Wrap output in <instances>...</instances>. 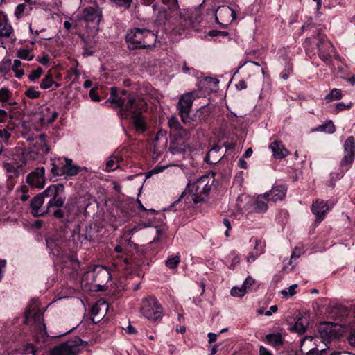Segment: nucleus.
<instances>
[{
	"label": "nucleus",
	"mask_w": 355,
	"mask_h": 355,
	"mask_svg": "<svg viewBox=\"0 0 355 355\" xmlns=\"http://www.w3.org/2000/svg\"><path fill=\"white\" fill-rule=\"evenodd\" d=\"M104 105L112 108H120L119 114L121 119L131 117L137 130H146V121L143 112L147 110V103L143 98L125 89L119 90L116 87H111L110 96L105 101Z\"/></svg>",
	"instance_id": "f257e3e1"
},
{
	"label": "nucleus",
	"mask_w": 355,
	"mask_h": 355,
	"mask_svg": "<svg viewBox=\"0 0 355 355\" xmlns=\"http://www.w3.org/2000/svg\"><path fill=\"white\" fill-rule=\"evenodd\" d=\"M214 184V177L203 175L198 178L192 185L191 193H182L179 198L174 201L168 209L176 211L178 209H184L180 205L182 200L185 203H189L192 200L193 203L204 202L209 194Z\"/></svg>",
	"instance_id": "f03ea898"
},
{
	"label": "nucleus",
	"mask_w": 355,
	"mask_h": 355,
	"mask_svg": "<svg viewBox=\"0 0 355 355\" xmlns=\"http://www.w3.org/2000/svg\"><path fill=\"white\" fill-rule=\"evenodd\" d=\"M157 34L146 28H135L128 31L125 36L128 48L130 50L137 49H150L157 42Z\"/></svg>",
	"instance_id": "7ed1b4c3"
},
{
	"label": "nucleus",
	"mask_w": 355,
	"mask_h": 355,
	"mask_svg": "<svg viewBox=\"0 0 355 355\" xmlns=\"http://www.w3.org/2000/svg\"><path fill=\"white\" fill-rule=\"evenodd\" d=\"M198 97V92L193 91L183 94L179 98V101L176 104V109L181 118L182 122L184 125L191 124L193 121L190 116V113L191 112L193 101Z\"/></svg>",
	"instance_id": "20e7f679"
},
{
	"label": "nucleus",
	"mask_w": 355,
	"mask_h": 355,
	"mask_svg": "<svg viewBox=\"0 0 355 355\" xmlns=\"http://www.w3.org/2000/svg\"><path fill=\"white\" fill-rule=\"evenodd\" d=\"M140 309L142 315L149 320L157 321L162 318L163 308L154 297L143 299Z\"/></svg>",
	"instance_id": "39448f33"
},
{
	"label": "nucleus",
	"mask_w": 355,
	"mask_h": 355,
	"mask_svg": "<svg viewBox=\"0 0 355 355\" xmlns=\"http://www.w3.org/2000/svg\"><path fill=\"white\" fill-rule=\"evenodd\" d=\"M64 189L63 184H58L51 185L44 191L46 197L51 198L47 203L46 212H51L53 209L60 208L64 205L66 200L63 193Z\"/></svg>",
	"instance_id": "423d86ee"
},
{
	"label": "nucleus",
	"mask_w": 355,
	"mask_h": 355,
	"mask_svg": "<svg viewBox=\"0 0 355 355\" xmlns=\"http://www.w3.org/2000/svg\"><path fill=\"white\" fill-rule=\"evenodd\" d=\"M86 344L78 336L71 338L51 351L50 355H78Z\"/></svg>",
	"instance_id": "0eeeda50"
},
{
	"label": "nucleus",
	"mask_w": 355,
	"mask_h": 355,
	"mask_svg": "<svg viewBox=\"0 0 355 355\" xmlns=\"http://www.w3.org/2000/svg\"><path fill=\"white\" fill-rule=\"evenodd\" d=\"M318 333L322 342L326 343L333 339H338L343 334V327L336 323L324 322L319 325Z\"/></svg>",
	"instance_id": "6e6552de"
},
{
	"label": "nucleus",
	"mask_w": 355,
	"mask_h": 355,
	"mask_svg": "<svg viewBox=\"0 0 355 355\" xmlns=\"http://www.w3.org/2000/svg\"><path fill=\"white\" fill-rule=\"evenodd\" d=\"M344 157L340 161L342 173L347 171L351 166L355 158V139L353 136L347 138L344 144Z\"/></svg>",
	"instance_id": "1a4fd4ad"
},
{
	"label": "nucleus",
	"mask_w": 355,
	"mask_h": 355,
	"mask_svg": "<svg viewBox=\"0 0 355 355\" xmlns=\"http://www.w3.org/2000/svg\"><path fill=\"white\" fill-rule=\"evenodd\" d=\"M237 17L236 11L226 6H219L216 10V21L222 27H224Z\"/></svg>",
	"instance_id": "9d476101"
},
{
	"label": "nucleus",
	"mask_w": 355,
	"mask_h": 355,
	"mask_svg": "<svg viewBox=\"0 0 355 355\" xmlns=\"http://www.w3.org/2000/svg\"><path fill=\"white\" fill-rule=\"evenodd\" d=\"M26 182L32 187L43 189L45 186V168L37 167L31 172L26 178Z\"/></svg>",
	"instance_id": "9b49d317"
},
{
	"label": "nucleus",
	"mask_w": 355,
	"mask_h": 355,
	"mask_svg": "<svg viewBox=\"0 0 355 355\" xmlns=\"http://www.w3.org/2000/svg\"><path fill=\"white\" fill-rule=\"evenodd\" d=\"M91 275L94 282L98 286L107 283L111 279V275L107 268L96 265L93 267L92 270L88 272Z\"/></svg>",
	"instance_id": "f8f14e48"
},
{
	"label": "nucleus",
	"mask_w": 355,
	"mask_h": 355,
	"mask_svg": "<svg viewBox=\"0 0 355 355\" xmlns=\"http://www.w3.org/2000/svg\"><path fill=\"white\" fill-rule=\"evenodd\" d=\"M30 320H33L37 327L40 331H45L46 326L44 324L42 313L35 308L28 307L25 311V322L28 323Z\"/></svg>",
	"instance_id": "ddd939ff"
},
{
	"label": "nucleus",
	"mask_w": 355,
	"mask_h": 355,
	"mask_svg": "<svg viewBox=\"0 0 355 355\" xmlns=\"http://www.w3.org/2000/svg\"><path fill=\"white\" fill-rule=\"evenodd\" d=\"M317 46L320 59L327 63L329 61L331 54L334 49V46L331 42L324 37H322L319 39Z\"/></svg>",
	"instance_id": "4468645a"
},
{
	"label": "nucleus",
	"mask_w": 355,
	"mask_h": 355,
	"mask_svg": "<svg viewBox=\"0 0 355 355\" xmlns=\"http://www.w3.org/2000/svg\"><path fill=\"white\" fill-rule=\"evenodd\" d=\"M108 310V304L103 300L98 301L91 309L92 320L94 323H98L104 318Z\"/></svg>",
	"instance_id": "2eb2a0df"
},
{
	"label": "nucleus",
	"mask_w": 355,
	"mask_h": 355,
	"mask_svg": "<svg viewBox=\"0 0 355 355\" xmlns=\"http://www.w3.org/2000/svg\"><path fill=\"white\" fill-rule=\"evenodd\" d=\"M58 164L62 165L63 175L74 176L80 171V167L77 165L73 164L71 159L66 157L58 158Z\"/></svg>",
	"instance_id": "dca6fc26"
},
{
	"label": "nucleus",
	"mask_w": 355,
	"mask_h": 355,
	"mask_svg": "<svg viewBox=\"0 0 355 355\" xmlns=\"http://www.w3.org/2000/svg\"><path fill=\"white\" fill-rule=\"evenodd\" d=\"M58 116V114L54 109L44 106L41 108L38 114V121L42 125H48L53 123L57 119Z\"/></svg>",
	"instance_id": "f3484780"
},
{
	"label": "nucleus",
	"mask_w": 355,
	"mask_h": 355,
	"mask_svg": "<svg viewBox=\"0 0 355 355\" xmlns=\"http://www.w3.org/2000/svg\"><path fill=\"white\" fill-rule=\"evenodd\" d=\"M286 188L284 185L274 186L269 191L264 193L268 201L277 202L282 200L286 196Z\"/></svg>",
	"instance_id": "a211bd4d"
},
{
	"label": "nucleus",
	"mask_w": 355,
	"mask_h": 355,
	"mask_svg": "<svg viewBox=\"0 0 355 355\" xmlns=\"http://www.w3.org/2000/svg\"><path fill=\"white\" fill-rule=\"evenodd\" d=\"M101 17L102 11L98 6L87 7L83 10V19L87 21H96L98 24Z\"/></svg>",
	"instance_id": "6ab92c4d"
},
{
	"label": "nucleus",
	"mask_w": 355,
	"mask_h": 355,
	"mask_svg": "<svg viewBox=\"0 0 355 355\" xmlns=\"http://www.w3.org/2000/svg\"><path fill=\"white\" fill-rule=\"evenodd\" d=\"M312 212L316 216V221L320 223L323 218L324 216L329 209L326 202L323 200H317L312 204Z\"/></svg>",
	"instance_id": "aec40b11"
},
{
	"label": "nucleus",
	"mask_w": 355,
	"mask_h": 355,
	"mask_svg": "<svg viewBox=\"0 0 355 355\" xmlns=\"http://www.w3.org/2000/svg\"><path fill=\"white\" fill-rule=\"evenodd\" d=\"M46 245L53 255H59L62 250V239L58 234H53L46 239Z\"/></svg>",
	"instance_id": "412c9836"
},
{
	"label": "nucleus",
	"mask_w": 355,
	"mask_h": 355,
	"mask_svg": "<svg viewBox=\"0 0 355 355\" xmlns=\"http://www.w3.org/2000/svg\"><path fill=\"white\" fill-rule=\"evenodd\" d=\"M46 196L44 194V191L36 196H35L31 202V207L32 209V214L35 216H42L44 214L45 211L42 209V205L44 203V200Z\"/></svg>",
	"instance_id": "4be33fe9"
},
{
	"label": "nucleus",
	"mask_w": 355,
	"mask_h": 355,
	"mask_svg": "<svg viewBox=\"0 0 355 355\" xmlns=\"http://www.w3.org/2000/svg\"><path fill=\"white\" fill-rule=\"evenodd\" d=\"M270 148L273 153L275 159H283L288 155V150L284 147V144L280 141H275L272 142L270 145Z\"/></svg>",
	"instance_id": "5701e85b"
},
{
	"label": "nucleus",
	"mask_w": 355,
	"mask_h": 355,
	"mask_svg": "<svg viewBox=\"0 0 355 355\" xmlns=\"http://www.w3.org/2000/svg\"><path fill=\"white\" fill-rule=\"evenodd\" d=\"M221 147L220 146H214L207 153L205 158V162L209 164H215L218 163L223 156L221 153H219Z\"/></svg>",
	"instance_id": "b1692460"
},
{
	"label": "nucleus",
	"mask_w": 355,
	"mask_h": 355,
	"mask_svg": "<svg viewBox=\"0 0 355 355\" xmlns=\"http://www.w3.org/2000/svg\"><path fill=\"white\" fill-rule=\"evenodd\" d=\"M12 31V27L8 23L7 16L0 12V37H8Z\"/></svg>",
	"instance_id": "393cba45"
},
{
	"label": "nucleus",
	"mask_w": 355,
	"mask_h": 355,
	"mask_svg": "<svg viewBox=\"0 0 355 355\" xmlns=\"http://www.w3.org/2000/svg\"><path fill=\"white\" fill-rule=\"evenodd\" d=\"M268 198L265 194L259 195L254 202L253 207L254 209L257 213H264L268 209Z\"/></svg>",
	"instance_id": "a878e982"
},
{
	"label": "nucleus",
	"mask_w": 355,
	"mask_h": 355,
	"mask_svg": "<svg viewBox=\"0 0 355 355\" xmlns=\"http://www.w3.org/2000/svg\"><path fill=\"white\" fill-rule=\"evenodd\" d=\"M320 343V338L314 336H305L301 339L300 341V347L301 352L304 353L305 352L310 349L311 347H314L315 346H318V343Z\"/></svg>",
	"instance_id": "bb28decb"
},
{
	"label": "nucleus",
	"mask_w": 355,
	"mask_h": 355,
	"mask_svg": "<svg viewBox=\"0 0 355 355\" xmlns=\"http://www.w3.org/2000/svg\"><path fill=\"white\" fill-rule=\"evenodd\" d=\"M309 325V319L307 314L304 313L297 318L295 325L293 327V330L300 334H304Z\"/></svg>",
	"instance_id": "cd10ccee"
},
{
	"label": "nucleus",
	"mask_w": 355,
	"mask_h": 355,
	"mask_svg": "<svg viewBox=\"0 0 355 355\" xmlns=\"http://www.w3.org/2000/svg\"><path fill=\"white\" fill-rule=\"evenodd\" d=\"M35 146L40 154H47L49 153L50 148L46 141V135L41 134L35 140Z\"/></svg>",
	"instance_id": "c85d7f7f"
},
{
	"label": "nucleus",
	"mask_w": 355,
	"mask_h": 355,
	"mask_svg": "<svg viewBox=\"0 0 355 355\" xmlns=\"http://www.w3.org/2000/svg\"><path fill=\"white\" fill-rule=\"evenodd\" d=\"M266 340L273 347H277L282 344V336L280 334H270L265 337Z\"/></svg>",
	"instance_id": "c756f323"
},
{
	"label": "nucleus",
	"mask_w": 355,
	"mask_h": 355,
	"mask_svg": "<svg viewBox=\"0 0 355 355\" xmlns=\"http://www.w3.org/2000/svg\"><path fill=\"white\" fill-rule=\"evenodd\" d=\"M10 96L12 95V92L6 87H1L0 89V103H1L3 107L6 106V102L10 99Z\"/></svg>",
	"instance_id": "7c9ffc66"
},
{
	"label": "nucleus",
	"mask_w": 355,
	"mask_h": 355,
	"mask_svg": "<svg viewBox=\"0 0 355 355\" xmlns=\"http://www.w3.org/2000/svg\"><path fill=\"white\" fill-rule=\"evenodd\" d=\"M180 262L179 254L172 255L169 257L165 261L166 266L170 269L176 268Z\"/></svg>",
	"instance_id": "2f4dec72"
},
{
	"label": "nucleus",
	"mask_w": 355,
	"mask_h": 355,
	"mask_svg": "<svg viewBox=\"0 0 355 355\" xmlns=\"http://www.w3.org/2000/svg\"><path fill=\"white\" fill-rule=\"evenodd\" d=\"M315 130L320 132H327L328 133H334L336 129L333 122L331 121H329L318 126Z\"/></svg>",
	"instance_id": "473e14b6"
},
{
	"label": "nucleus",
	"mask_w": 355,
	"mask_h": 355,
	"mask_svg": "<svg viewBox=\"0 0 355 355\" xmlns=\"http://www.w3.org/2000/svg\"><path fill=\"white\" fill-rule=\"evenodd\" d=\"M342 98V92L340 89H333L331 92L327 94L324 99L327 101V102H331V101H335V100H338V99H340Z\"/></svg>",
	"instance_id": "72a5a7b5"
},
{
	"label": "nucleus",
	"mask_w": 355,
	"mask_h": 355,
	"mask_svg": "<svg viewBox=\"0 0 355 355\" xmlns=\"http://www.w3.org/2000/svg\"><path fill=\"white\" fill-rule=\"evenodd\" d=\"M51 173L54 176H62L63 175L62 173V165H59L58 164V159H51Z\"/></svg>",
	"instance_id": "f704fd0d"
},
{
	"label": "nucleus",
	"mask_w": 355,
	"mask_h": 355,
	"mask_svg": "<svg viewBox=\"0 0 355 355\" xmlns=\"http://www.w3.org/2000/svg\"><path fill=\"white\" fill-rule=\"evenodd\" d=\"M168 125L170 129L173 132H178L181 129V124L176 116H171L168 121Z\"/></svg>",
	"instance_id": "c9c22d12"
},
{
	"label": "nucleus",
	"mask_w": 355,
	"mask_h": 355,
	"mask_svg": "<svg viewBox=\"0 0 355 355\" xmlns=\"http://www.w3.org/2000/svg\"><path fill=\"white\" fill-rule=\"evenodd\" d=\"M116 7L128 10L132 3L133 0H110Z\"/></svg>",
	"instance_id": "e433bc0d"
},
{
	"label": "nucleus",
	"mask_w": 355,
	"mask_h": 355,
	"mask_svg": "<svg viewBox=\"0 0 355 355\" xmlns=\"http://www.w3.org/2000/svg\"><path fill=\"white\" fill-rule=\"evenodd\" d=\"M17 57L20 59L32 60L33 58V55L31 54V52L29 49H21L17 51Z\"/></svg>",
	"instance_id": "4c0bfd02"
},
{
	"label": "nucleus",
	"mask_w": 355,
	"mask_h": 355,
	"mask_svg": "<svg viewBox=\"0 0 355 355\" xmlns=\"http://www.w3.org/2000/svg\"><path fill=\"white\" fill-rule=\"evenodd\" d=\"M3 168L8 173H10V177H17L19 175V167H15V165L10 163H5L3 164Z\"/></svg>",
	"instance_id": "58836bf2"
},
{
	"label": "nucleus",
	"mask_w": 355,
	"mask_h": 355,
	"mask_svg": "<svg viewBox=\"0 0 355 355\" xmlns=\"http://www.w3.org/2000/svg\"><path fill=\"white\" fill-rule=\"evenodd\" d=\"M53 84H55V82L53 80V78L51 75H47L41 82L40 88L43 89H46L50 88Z\"/></svg>",
	"instance_id": "ea45409f"
},
{
	"label": "nucleus",
	"mask_w": 355,
	"mask_h": 355,
	"mask_svg": "<svg viewBox=\"0 0 355 355\" xmlns=\"http://www.w3.org/2000/svg\"><path fill=\"white\" fill-rule=\"evenodd\" d=\"M193 127H191L188 129L181 127V129H179L177 132V135L182 139H188L190 137L191 132L193 130Z\"/></svg>",
	"instance_id": "a19ab883"
},
{
	"label": "nucleus",
	"mask_w": 355,
	"mask_h": 355,
	"mask_svg": "<svg viewBox=\"0 0 355 355\" xmlns=\"http://www.w3.org/2000/svg\"><path fill=\"white\" fill-rule=\"evenodd\" d=\"M12 128H3L0 129V141L1 142H5L8 143L9 139L11 137V132Z\"/></svg>",
	"instance_id": "79ce46f5"
},
{
	"label": "nucleus",
	"mask_w": 355,
	"mask_h": 355,
	"mask_svg": "<svg viewBox=\"0 0 355 355\" xmlns=\"http://www.w3.org/2000/svg\"><path fill=\"white\" fill-rule=\"evenodd\" d=\"M245 288L242 286L241 287H233L231 289L230 293L234 297H241L246 293Z\"/></svg>",
	"instance_id": "37998d69"
},
{
	"label": "nucleus",
	"mask_w": 355,
	"mask_h": 355,
	"mask_svg": "<svg viewBox=\"0 0 355 355\" xmlns=\"http://www.w3.org/2000/svg\"><path fill=\"white\" fill-rule=\"evenodd\" d=\"M25 95L30 98L34 99L40 97V92L35 87H29L25 92Z\"/></svg>",
	"instance_id": "c03bdc74"
},
{
	"label": "nucleus",
	"mask_w": 355,
	"mask_h": 355,
	"mask_svg": "<svg viewBox=\"0 0 355 355\" xmlns=\"http://www.w3.org/2000/svg\"><path fill=\"white\" fill-rule=\"evenodd\" d=\"M18 198L23 202L26 201L29 198L28 189L26 186H21L20 191H18Z\"/></svg>",
	"instance_id": "a18cd8bd"
},
{
	"label": "nucleus",
	"mask_w": 355,
	"mask_h": 355,
	"mask_svg": "<svg viewBox=\"0 0 355 355\" xmlns=\"http://www.w3.org/2000/svg\"><path fill=\"white\" fill-rule=\"evenodd\" d=\"M318 346H315L314 347H311L308 351L305 352L304 354L306 355H323V354L326 352V349H319Z\"/></svg>",
	"instance_id": "49530a36"
},
{
	"label": "nucleus",
	"mask_w": 355,
	"mask_h": 355,
	"mask_svg": "<svg viewBox=\"0 0 355 355\" xmlns=\"http://www.w3.org/2000/svg\"><path fill=\"white\" fill-rule=\"evenodd\" d=\"M42 73V69L41 67H37L36 69L33 70L28 75V78L31 81H34L38 79Z\"/></svg>",
	"instance_id": "de8ad7c7"
},
{
	"label": "nucleus",
	"mask_w": 355,
	"mask_h": 355,
	"mask_svg": "<svg viewBox=\"0 0 355 355\" xmlns=\"http://www.w3.org/2000/svg\"><path fill=\"white\" fill-rule=\"evenodd\" d=\"M297 287V284H293L288 287V290L287 289L282 290L281 293L284 296H287V295L291 296V297L293 296L296 293L295 289Z\"/></svg>",
	"instance_id": "09e8293b"
},
{
	"label": "nucleus",
	"mask_w": 355,
	"mask_h": 355,
	"mask_svg": "<svg viewBox=\"0 0 355 355\" xmlns=\"http://www.w3.org/2000/svg\"><path fill=\"white\" fill-rule=\"evenodd\" d=\"M28 6L25 3H20L19 4L15 9V15L17 18H19L21 15L25 12V10L27 9Z\"/></svg>",
	"instance_id": "8fccbe9b"
},
{
	"label": "nucleus",
	"mask_w": 355,
	"mask_h": 355,
	"mask_svg": "<svg viewBox=\"0 0 355 355\" xmlns=\"http://www.w3.org/2000/svg\"><path fill=\"white\" fill-rule=\"evenodd\" d=\"M264 248H265V243L263 242H262L261 240L255 239H254V251L257 252L262 249V254H263L264 252Z\"/></svg>",
	"instance_id": "3c124183"
},
{
	"label": "nucleus",
	"mask_w": 355,
	"mask_h": 355,
	"mask_svg": "<svg viewBox=\"0 0 355 355\" xmlns=\"http://www.w3.org/2000/svg\"><path fill=\"white\" fill-rule=\"evenodd\" d=\"M262 254V249L257 252H252L247 257V261L248 263L253 262L256 259Z\"/></svg>",
	"instance_id": "603ef678"
},
{
	"label": "nucleus",
	"mask_w": 355,
	"mask_h": 355,
	"mask_svg": "<svg viewBox=\"0 0 355 355\" xmlns=\"http://www.w3.org/2000/svg\"><path fill=\"white\" fill-rule=\"evenodd\" d=\"M84 43H85V45L83 46V55H87V56H90V55H92L93 53H94V51L92 49V46H89L88 44L87 43V42L84 40Z\"/></svg>",
	"instance_id": "864d4df0"
},
{
	"label": "nucleus",
	"mask_w": 355,
	"mask_h": 355,
	"mask_svg": "<svg viewBox=\"0 0 355 355\" xmlns=\"http://www.w3.org/2000/svg\"><path fill=\"white\" fill-rule=\"evenodd\" d=\"M52 216H53L55 218H59V219H61L62 218H64V211L60 209V208H57L56 209H52V211L50 212Z\"/></svg>",
	"instance_id": "5fc2aeb1"
},
{
	"label": "nucleus",
	"mask_w": 355,
	"mask_h": 355,
	"mask_svg": "<svg viewBox=\"0 0 355 355\" xmlns=\"http://www.w3.org/2000/svg\"><path fill=\"white\" fill-rule=\"evenodd\" d=\"M254 284V279L251 277H248L243 284V286L247 289H249Z\"/></svg>",
	"instance_id": "6e6d98bb"
},
{
	"label": "nucleus",
	"mask_w": 355,
	"mask_h": 355,
	"mask_svg": "<svg viewBox=\"0 0 355 355\" xmlns=\"http://www.w3.org/2000/svg\"><path fill=\"white\" fill-rule=\"evenodd\" d=\"M228 35V32L226 31L212 30L209 32V35L211 37H216L218 35L227 36Z\"/></svg>",
	"instance_id": "4d7b16f0"
},
{
	"label": "nucleus",
	"mask_w": 355,
	"mask_h": 355,
	"mask_svg": "<svg viewBox=\"0 0 355 355\" xmlns=\"http://www.w3.org/2000/svg\"><path fill=\"white\" fill-rule=\"evenodd\" d=\"M351 107V105H346L344 103L340 102L336 104V112H339L345 109H349Z\"/></svg>",
	"instance_id": "13d9d810"
},
{
	"label": "nucleus",
	"mask_w": 355,
	"mask_h": 355,
	"mask_svg": "<svg viewBox=\"0 0 355 355\" xmlns=\"http://www.w3.org/2000/svg\"><path fill=\"white\" fill-rule=\"evenodd\" d=\"M300 254H301V250L298 248H295L292 252L291 255V260H290L289 264L290 265L291 264L293 259L299 258Z\"/></svg>",
	"instance_id": "bf43d9fd"
},
{
	"label": "nucleus",
	"mask_w": 355,
	"mask_h": 355,
	"mask_svg": "<svg viewBox=\"0 0 355 355\" xmlns=\"http://www.w3.org/2000/svg\"><path fill=\"white\" fill-rule=\"evenodd\" d=\"M114 164H115V158L114 157H111L106 163V168L107 171H112L114 170V168H115L114 167ZM118 166H116V168Z\"/></svg>",
	"instance_id": "052dcab7"
},
{
	"label": "nucleus",
	"mask_w": 355,
	"mask_h": 355,
	"mask_svg": "<svg viewBox=\"0 0 355 355\" xmlns=\"http://www.w3.org/2000/svg\"><path fill=\"white\" fill-rule=\"evenodd\" d=\"M89 96L93 101L98 102L101 101L99 96L96 93L94 88L89 91Z\"/></svg>",
	"instance_id": "680f3d73"
},
{
	"label": "nucleus",
	"mask_w": 355,
	"mask_h": 355,
	"mask_svg": "<svg viewBox=\"0 0 355 355\" xmlns=\"http://www.w3.org/2000/svg\"><path fill=\"white\" fill-rule=\"evenodd\" d=\"M348 342L352 346L355 347V328L352 330L348 336Z\"/></svg>",
	"instance_id": "e2e57ef3"
},
{
	"label": "nucleus",
	"mask_w": 355,
	"mask_h": 355,
	"mask_svg": "<svg viewBox=\"0 0 355 355\" xmlns=\"http://www.w3.org/2000/svg\"><path fill=\"white\" fill-rule=\"evenodd\" d=\"M292 71L291 67H288L287 69H285L282 73H281V77L284 80H287Z\"/></svg>",
	"instance_id": "0e129e2a"
},
{
	"label": "nucleus",
	"mask_w": 355,
	"mask_h": 355,
	"mask_svg": "<svg viewBox=\"0 0 355 355\" xmlns=\"http://www.w3.org/2000/svg\"><path fill=\"white\" fill-rule=\"evenodd\" d=\"M8 117V112L3 109H0V123L6 122Z\"/></svg>",
	"instance_id": "69168bd1"
},
{
	"label": "nucleus",
	"mask_w": 355,
	"mask_h": 355,
	"mask_svg": "<svg viewBox=\"0 0 355 355\" xmlns=\"http://www.w3.org/2000/svg\"><path fill=\"white\" fill-rule=\"evenodd\" d=\"M158 18L159 20H166L168 19V14L166 10L164 9H161L158 12Z\"/></svg>",
	"instance_id": "338daca9"
},
{
	"label": "nucleus",
	"mask_w": 355,
	"mask_h": 355,
	"mask_svg": "<svg viewBox=\"0 0 355 355\" xmlns=\"http://www.w3.org/2000/svg\"><path fill=\"white\" fill-rule=\"evenodd\" d=\"M240 262V258L236 255L234 256L233 258H232V263L231 265L230 266V269H234V267L238 264Z\"/></svg>",
	"instance_id": "774afa93"
}]
</instances>
